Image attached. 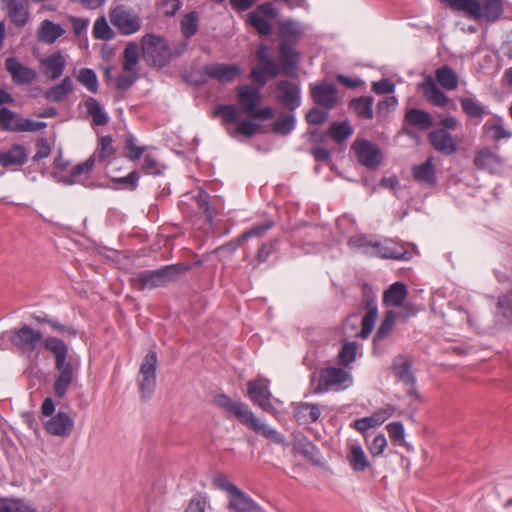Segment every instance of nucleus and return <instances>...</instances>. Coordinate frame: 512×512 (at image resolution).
<instances>
[{"label": "nucleus", "instance_id": "nucleus-37", "mask_svg": "<svg viewBox=\"0 0 512 512\" xmlns=\"http://www.w3.org/2000/svg\"><path fill=\"white\" fill-rule=\"evenodd\" d=\"M274 225V221L267 220L264 223L253 226L251 229L245 231L237 238L234 249L240 247L243 242L249 238H262L272 227H274Z\"/></svg>", "mask_w": 512, "mask_h": 512}, {"label": "nucleus", "instance_id": "nucleus-45", "mask_svg": "<svg viewBox=\"0 0 512 512\" xmlns=\"http://www.w3.org/2000/svg\"><path fill=\"white\" fill-rule=\"evenodd\" d=\"M95 155H91L85 162L77 164L70 172V175L64 178V183L72 185L77 181V177L82 174H88L95 165Z\"/></svg>", "mask_w": 512, "mask_h": 512}, {"label": "nucleus", "instance_id": "nucleus-41", "mask_svg": "<svg viewBox=\"0 0 512 512\" xmlns=\"http://www.w3.org/2000/svg\"><path fill=\"white\" fill-rule=\"evenodd\" d=\"M85 107L89 116L92 117L95 125L103 126L108 123L107 114L103 111L99 102L95 98L89 97L85 101Z\"/></svg>", "mask_w": 512, "mask_h": 512}, {"label": "nucleus", "instance_id": "nucleus-62", "mask_svg": "<svg viewBox=\"0 0 512 512\" xmlns=\"http://www.w3.org/2000/svg\"><path fill=\"white\" fill-rule=\"evenodd\" d=\"M137 78L138 75L135 70H132V72H125L118 76L116 81V88L118 90H126L134 84Z\"/></svg>", "mask_w": 512, "mask_h": 512}, {"label": "nucleus", "instance_id": "nucleus-2", "mask_svg": "<svg viewBox=\"0 0 512 512\" xmlns=\"http://www.w3.org/2000/svg\"><path fill=\"white\" fill-rule=\"evenodd\" d=\"M214 116L222 118L223 125L229 136L236 138L244 136L252 138L261 128L254 120H268L274 117L275 111L272 107L258 106L249 119L239 121L240 110L235 105H220L214 112Z\"/></svg>", "mask_w": 512, "mask_h": 512}, {"label": "nucleus", "instance_id": "nucleus-40", "mask_svg": "<svg viewBox=\"0 0 512 512\" xmlns=\"http://www.w3.org/2000/svg\"><path fill=\"white\" fill-rule=\"evenodd\" d=\"M293 449L307 459H313L317 454L315 445L302 434L295 435Z\"/></svg>", "mask_w": 512, "mask_h": 512}, {"label": "nucleus", "instance_id": "nucleus-18", "mask_svg": "<svg viewBox=\"0 0 512 512\" xmlns=\"http://www.w3.org/2000/svg\"><path fill=\"white\" fill-rule=\"evenodd\" d=\"M277 100L290 111H294L300 106V91L297 85L291 81H280L277 86Z\"/></svg>", "mask_w": 512, "mask_h": 512}, {"label": "nucleus", "instance_id": "nucleus-30", "mask_svg": "<svg viewBox=\"0 0 512 512\" xmlns=\"http://www.w3.org/2000/svg\"><path fill=\"white\" fill-rule=\"evenodd\" d=\"M365 306L367 312L362 319V328L360 332L356 333V336L363 339L371 334L378 316V309L374 300L368 299Z\"/></svg>", "mask_w": 512, "mask_h": 512}, {"label": "nucleus", "instance_id": "nucleus-34", "mask_svg": "<svg viewBox=\"0 0 512 512\" xmlns=\"http://www.w3.org/2000/svg\"><path fill=\"white\" fill-rule=\"evenodd\" d=\"M406 120L411 125L421 130H427L433 126L431 114L429 112L417 108H412L407 111Z\"/></svg>", "mask_w": 512, "mask_h": 512}, {"label": "nucleus", "instance_id": "nucleus-46", "mask_svg": "<svg viewBox=\"0 0 512 512\" xmlns=\"http://www.w3.org/2000/svg\"><path fill=\"white\" fill-rule=\"evenodd\" d=\"M198 13L191 11L185 14L180 22L181 32L186 39L193 37L198 31Z\"/></svg>", "mask_w": 512, "mask_h": 512}, {"label": "nucleus", "instance_id": "nucleus-60", "mask_svg": "<svg viewBox=\"0 0 512 512\" xmlns=\"http://www.w3.org/2000/svg\"><path fill=\"white\" fill-rule=\"evenodd\" d=\"M0 512H35L19 501L0 499Z\"/></svg>", "mask_w": 512, "mask_h": 512}, {"label": "nucleus", "instance_id": "nucleus-14", "mask_svg": "<svg viewBox=\"0 0 512 512\" xmlns=\"http://www.w3.org/2000/svg\"><path fill=\"white\" fill-rule=\"evenodd\" d=\"M5 68L12 81L17 85H27L37 78L35 69L22 64L17 58L9 57L5 60Z\"/></svg>", "mask_w": 512, "mask_h": 512}, {"label": "nucleus", "instance_id": "nucleus-19", "mask_svg": "<svg viewBox=\"0 0 512 512\" xmlns=\"http://www.w3.org/2000/svg\"><path fill=\"white\" fill-rule=\"evenodd\" d=\"M39 63L43 75L50 80L60 78L66 67V60L60 52L41 59Z\"/></svg>", "mask_w": 512, "mask_h": 512}, {"label": "nucleus", "instance_id": "nucleus-63", "mask_svg": "<svg viewBox=\"0 0 512 512\" xmlns=\"http://www.w3.org/2000/svg\"><path fill=\"white\" fill-rule=\"evenodd\" d=\"M113 139L111 136H103L100 139V151H99V159L100 161L105 160L114 154L115 149L112 145Z\"/></svg>", "mask_w": 512, "mask_h": 512}, {"label": "nucleus", "instance_id": "nucleus-51", "mask_svg": "<svg viewBox=\"0 0 512 512\" xmlns=\"http://www.w3.org/2000/svg\"><path fill=\"white\" fill-rule=\"evenodd\" d=\"M78 81L92 93H96L98 89V80L95 72L89 68H83L80 70Z\"/></svg>", "mask_w": 512, "mask_h": 512}, {"label": "nucleus", "instance_id": "nucleus-4", "mask_svg": "<svg viewBox=\"0 0 512 512\" xmlns=\"http://www.w3.org/2000/svg\"><path fill=\"white\" fill-rule=\"evenodd\" d=\"M452 11L461 12L467 18L480 23L492 24L502 19L504 0H439Z\"/></svg>", "mask_w": 512, "mask_h": 512}, {"label": "nucleus", "instance_id": "nucleus-9", "mask_svg": "<svg viewBox=\"0 0 512 512\" xmlns=\"http://www.w3.org/2000/svg\"><path fill=\"white\" fill-rule=\"evenodd\" d=\"M351 148L355 152L358 162L366 168L375 169L381 164V151L370 141L356 139Z\"/></svg>", "mask_w": 512, "mask_h": 512}, {"label": "nucleus", "instance_id": "nucleus-7", "mask_svg": "<svg viewBox=\"0 0 512 512\" xmlns=\"http://www.w3.org/2000/svg\"><path fill=\"white\" fill-rule=\"evenodd\" d=\"M157 354L150 351L142 360L138 374V386L141 398L151 397L156 387Z\"/></svg>", "mask_w": 512, "mask_h": 512}, {"label": "nucleus", "instance_id": "nucleus-38", "mask_svg": "<svg viewBox=\"0 0 512 512\" xmlns=\"http://www.w3.org/2000/svg\"><path fill=\"white\" fill-rule=\"evenodd\" d=\"M295 124L296 119L292 113H280L278 119L272 124V130L276 134L286 136L294 130Z\"/></svg>", "mask_w": 512, "mask_h": 512}, {"label": "nucleus", "instance_id": "nucleus-56", "mask_svg": "<svg viewBox=\"0 0 512 512\" xmlns=\"http://www.w3.org/2000/svg\"><path fill=\"white\" fill-rule=\"evenodd\" d=\"M165 166L162 165L156 157L147 154L142 164V170L146 174L160 175L163 173Z\"/></svg>", "mask_w": 512, "mask_h": 512}, {"label": "nucleus", "instance_id": "nucleus-33", "mask_svg": "<svg viewBox=\"0 0 512 512\" xmlns=\"http://www.w3.org/2000/svg\"><path fill=\"white\" fill-rule=\"evenodd\" d=\"M435 78L443 89L454 90L458 86V75L448 65L438 68L435 71Z\"/></svg>", "mask_w": 512, "mask_h": 512}, {"label": "nucleus", "instance_id": "nucleus-59", "mask_svg": "<svg viewBox=\"0 0 512 512\" xmlns=\"http://www.w3.org/2000/svg\"><path fill=\"white\" fill-rule=\"evenodd\" d=\"M126 154L125 156L132 161L140 159L145 152L146 148L135 145L134 138L129 136L125 142Z\"/></svg>", "mask_w": 512, "mask_h": 512}, {"label": "nucleus", "instance_id": "nucleus-43", "mask_svg": "<svg viewBox=\"0 0 512 512\" xmlns=\"http://www.w3.org/2000/svg\"><path fill=\"white\" fill-rule=\"evenodd\" d=\"M279 51L283 62L285 63L284 73L289 75L288 67L295 68L299 62V53L294 50L290 43L283 41L280 44Z\"/></svg>", "mask_w": 512, "mask_h": 512}, {"label": "nucleus", "instance_id": "nucleus-29", "mask_svg": "<svg viewBox=\"0 0 512 512\" xmlns=\"http://www.w3.org/2000/svg\"><path fill=\"white\" fill-rule=\"evenodd\" d=\"M73 91V81L66 76L62 81L45 92V98L52 102H63Z\"/></svg>", "mask_w": 512, "mask_h": 512}, {"label": "nucleus", "instance_id": "nucleus-3", "mask_svg": "<svg viewBox=\"0 0 512 512\" xmlns=\"http://www.w3.org/2000/svg\"><path fill=\"white\" fill-rule=\"evenodd\" d=\"M214 401L218 407L237 418L240 423L253 430L255 433L275 443H284V437L277 430L271 428L256 417L245 403L234 401L225 394L216 396Z\"/></svg>", "mask_w": 512, "mask_h": 512}, {"label": "nucleus", "instance_id": "nucleus-35", "mask_svg": "<svg viewBox=\"0 0 512 512\" xmlns=\"http://www.w3.org/2000/svg\"><path fill=\"white\" fill-rule=\"evenodd\" d=\"M393 370L396 377L406 385H413L416 380L411 372V363L405 357L399 356L395 359Z\"/></svg>", "mask_w": 512, "mask_h": 512}, {"label": "nucleus", "instance_id": "nucleus-21", "mask_svg": "<svg viewBox=\"0 0 512 512\" xmlns=\"http://www.w3.org/2000/svg\"><path fill=\"white\" fill-rule=\"evenodd\" d=\"M74 421L64 412H59L45 423V429L51 435L68 437L73 429Z\"/></svg>", "mask_w": 512, "mask_h": 512}, {"label": "nucleus", "instance_id": "nucleus-50", "mask_svg": "<svg viewBox=\"0 0 512 512\" xmlns=\"http://www.w3.org/2000/svg\"><path fill=\"white\" fill-rule=\"evenodd\" d=\"M374 242L375 240L366 235H355L349 239L348 245L352 249L360 250L364 254L371 256Z\"/></svg>", "mask_w": 512, "mask_h": 512}, {"label": "nucleus", "instance_id": "nucleus-15", "mask_svg": "<svg viewBox=\"0 0 512 512\" xmlns=\"http://www.w3.org/2000/svg\"><path fill=\"white\" fill-rule=\"evenodd\" d=\"M205 75L222 83H228L238 78L241 73V67L237 64L212 63L203 67Z\"/></svg>", "mask_w": 512, "mask_h": 512}, {"label": "nucleus", "instance_id": "nucleus-6", "mask_svg": "<svg viewBox=\"0 0 512 512\" xmlns=\"http://www.w3.org/2000/svg\"><path fill=\"white\" fill-rule=\"evenodd\" d=\"M142 54L146 62L163 67L172 59V48L164 38L148 34L142 38Z\"/></svg>", "mask_w": 512, "mask_h": 512}, {"label": "nucleus", "instance_id": "nucleus-57", "mask_svg": "<svg viewBox=\"0 0 512 512\" xmlns=\"http://www.w3.org/2000/svg\"><path fill=\"white\" fill-rule=\"evenodd\" d=\"M357 345L355 342H347L339 353V361L343 365L352 363L356 358Z\"/></svg>", "mask_w": 512, "mask_h": 512}, {"label": "nucleus", "instance_id": "nucleus-10", "mask_svg": "<svg viewBox=\"0 0 512 512\" xmlns=\"http://www.w3.org/2000/svg\"><path fill=\"white\" fill-rule=\"evenodd\" d=\"M428 140L435 151L444 156H451L458 151V142L461 138L454 137L446 129H435L428 134Z\"/></svg>", "mask_w": 512, "mask_h": 512}, {"label": "nucleus", "instance_id": "nucleus-58", "mask_svg": "<svg viewBox=\"0 0 512 512\" xmlns=\"http://www.w3.org/2000/svg\"><path fill=\"white\" fill-rule=\"evenodd\" d=\"M182 7L181 0H160L158 8L166 17L174 16Z\"/></svg>", "mask_w": 512, "mask_h": 512}, {"label": "nucleus", "instance_id": "nucleus-28", "mask_svg": "<svg viewBox=\"0 0 512 512\" xmlns=\"http://www.w3.org/2000/svg\"><path fill=\"white\" fill-rule=\"evenodd\" d=\"M294 416L300 424H310L320 418L321 410L317 404L298 403L294 408Z\"/></svg>", "mask_w": 512, "mask_h": 512}, {"label": "nucleus", "instance_id": "nucleus-61", "mask_svg": "<svg viewBox=\"0 0 512 512\" xmlns=\"http://www.w3.org/2000/svg\"><path fill=\"white\" fill-rule=\"evenodd\" d=\"M387 431L392 441L403 444L405 441L404 426L401 422H392L387 425Z\"/></svg>", "mask_w": 512, "mask_h": 512}, {"label": "nucleus", "instance_id": "nucleus-64", "mask_svg": "<svg viewBox=\"0 0 512 512\" xmlns=\"http://www.w3.org/2000/svg\"><path fill=\"white\" fill-rule=\"evenodd\" d=\"M207 499L203 496L193 497L185 509V512H205Z\"/></svg>", "mask_w": 512, "mask_h": 512}, {"label": "nucleus", "instance_id": "nucleus-11", "mask_svg": "<svg viewBox=\"0 0 512 512\" xmlns=\"http://www.w3.org/2000/svg\"><path fill=\"white\" fill-rule=\"evenodd\" d=\"M110 21L124 34H132L140 29L138 16L124 6H117L111 11Z\"/></svg>", "mask_w": 512, "mask_h": 512}, {"label": "nucleus", "instance_id": "nucleus-13", "mask_svg": "<svg viewBox=\"0 0 512 512\" xmlns=\"http://www.w3.org/2000/svg\"><path fill=\"white\" fill-rule=\"evenodd\" d=\"M248 395L251 401L268 413H274L276 408L271 403V393L267 383L263 380H251L248 382Z\"/></svg>", "mask_w": 512, "mask_h": 512}, {"label": "nucleus", "instance_id": "nucleus-8", "mask_svg": "<svg viewBox=\"0 0 512 512\" xmlns=\"http://www.w3.org/2000/svg\"><path fill=\"white\" fill-rule=\"evenodd\" d=\"M352 382L349 372L339 367H328L319 373V382L315 393H323L329 389L341 390L347 388Z\"/></svg>", "mask_w": 512, "mask_h": 512}, {"label": "nucleus", "instance_id": "nucleus-39", "mask_svg": "<svg viewBox=\"0 0 512 512\" xmlns=\"http://www.w3.org/2000/svg\"><path fill=\"white\" fill-rule=\"evenodd\" d=\"M21 116L7 107L0 108V125L6 131L19 132Z\"/></svg>", "mask_w": 512, "mask_h": 512}, {"label": "nucleus", "instance_id": "nucleus-47", "mask_svg": "<svg viewBox=\"0 0 512 512\" xmlns=\"http://www.w3.org/2000/svg\"><path fill=\"white\" fill-rule=\"evenodd\" d=\"M484 129L495 141L510 138L512 136V133L504 127L501 119L487 121L484 125Z\"/></svg>", "mask_w": 512, "mask_h": 512}, {"label": "nucleus", "instance_id": "nucleus-49", "mask_svg": "<svg viewBox=\"0 0 512 512\" xmlns=\"http://www.w3.org/2000/svg\"><path fill=\"white\" fill-rule=\"evenodd\" d=\"M303 29L301 25L292 20H286L280 23L279 35L283 41L290 43L293 38H297Z\"/></svg>", "mask_w": 512, "mask_h": 512}, {"label": "nucleus", "instance_id": "nucleus-52", "mask_svg": "<svg viewBox=\"0 0 512 512\" xmlns=\"http://www.w3.org/2000/svg\"><path fill=\"white\" fill-rule=\"evenodd\" d=\"M93 35L96 39L110 40L114 36V32L109 27L105 17H99L93 27Z\"/></svg>", "mask_w": 512, "mask_h": 512}, {"label": "nucleus", "instance_id": "nucleus-17", "mask_svg": "<svg viewBox=\"0 0 512 512\" xmlns=\"http://www.w3.org/2000/svg\"><path fill=\"white\" fill-rule=\"evenodd\" d=\"M313 101L321 107L332 109L337 103L336 85L330 82H322L311 88Z\"/></svg>", "mask_w": 512, "mask_h": 512}, {"label": "nucleus", "instance_id": "nucleus-42", "mask_svg": "<svg viewBox=\"0 0 512 512\" xmlns=\"http://www.w3.org/2000/svg\"><path fill=\"white\" fill-rule=\"evenodd\" d=\"M353 133V128L349 122H333L330 127L328 134L336 142L341 143L348 139Z\"/></svg>", "mask_w": 512, "mask_h": 512}, {"label": "nucleus", "instance_id": "nucleus-1", "mask_svg": "<svg viewBox=\"0 0 512 512\" xmlns=\"http://www.w3.org/2000/svg\"><path fill=\"white\" fill-rule=\"evenodd\" d=\"M7 337L11 343L24 353H31L40 344L53 354L55 358V368L57 375L55 377L53 390L58 398H63L74 379V373L78 369V363L68 359L67 344L57 337H47L39 330L33 329L28 325H23L18 329L6 331L1 334V338Z\"/></svg>", "mask_w": 512, "mask_h": 512}, {"label": "nucleus", "instance_id": "nucleus-25", "mask_svg": "<svg viewBox=\"0 0 512 512\" xmlns=\"http://www.w3.org/2000/svg\"><path fill=\"white\" fill-rule=\"evenodd\" d=\"M26 161L27 152L22 145L14 144L7 151H0V165L3 167L21 166Z\"/></svg>", "mask_w": 512, "mask_h": 512}, {"label": "nucleus", "instance_id": "nucleus-36", "mask_svg": "<svg viewBox=\"0 0 512 512\" xmlns=\"http://www.w3.org/2000/svg\"><path fill=\"white\" fill-rule=\"evenodd\" d=\"M350 108L355 114L363 119L373 118V98L359 97L350 102Z\"/></svg>", "mask_w": 512, "mask_h": 512}, {"label": "nucleus", "instance_id": "nucleus-44", "mask_svg": "<svg viewBox=\"0 0 512 512\" xmlns=\"http://www.w3.org/2000/svg\"><path fill=\"white\" fill-rule=\"evenodd\" d=\"M462 110L472 118H480L487 113L486 107L474 98H460Z\"/></svg>", "mask_w": 512, "mask_h": 512}, {"label": "nucleus", "instance_id": "nucleus-27", "mask_svg": "<svg viewBox=\"0 0 512 512\" xmlns=\"http://www.w3.org/2000/svg\"><path fill=\"white\" fill-rule=\"evenodd\" d=\"M412 174L414 179L422 185L432 186L436 184V172L432 157H429L424 163L414 166Z\"/></svg>", "mask_w": 512, "mask_h": 512}, {"label": "nucleus", "instance_id": "nucleus-55", "mask_svg": "<svg viewBox=\"0 0 512 512\" xmlns=\"http://www.w3.org/2000/svg\"><path fill=\"white\" fill-rule=\"evenodd\" d=\"M396 321V313L392 310L387 311L383 322L381 323L377 334L375 336V340L385 338L393 329Z\"/></svg>", "mask_w": 512, "mask_h": 512}, {"label": "nucleus", "instance_id": "nucleus-20", "mask_svg": "<svg viewBox=\"0 0 512 512\" xmlns=\"http://www.w3.org/2000/svg\"><path fill=\"white\" fill-rule=\"evenodd\" d=\"M474 165L479 170H486L492 174L500 172L501 158L489 148L479 149L474 157Z\"/></svg>", "mask_w": 512, "mask_h": 512}, {"label": "nucleus", "instance_id": "nucleus-5", "mask_svg": "<svg viewBox=\"0 0 512 512\" xmlns=\"http://www.w3.org/2000/svg\"><path fill=\"white\" fill-rule=\"evenodd\" d=\"M187 269V266L176 264L167 265L157 270L142 271L131 278V283L137 290L153 289L175 281Z\"/></svg>", "mask_w": 512, "mask_h": 512}, {"label": "nucleus", "instance_id": "nucleus-26", "mask_svg": "<svg viewBox=\"0 0 512 512\" xmlns=\"http://www.w3.org/2000/svg\"><path fill=\"white\" fill-rule=\"evenodd\" d=\"M347 461L355 472H363L370 467V461L363 448L357 443H351L348 447Z\"/></svg>", "mask_w": 512, "mask_h": 512}, {"label": "nucleus", "instance_id": "nucleus-22", "mask_svg": "<svg viewBox=\"0 0 512 512\" xmlns=\"http://www.w3.org/2000/svg\"><path fill=\"white\" fill-rule=\"evenodd\" d=\"M11 21L18 27H23L29 20V11L24 0H2Z\"/></svg>", "mask_w": 512, "mask_h": 512}, {"label": "nucleus", "instance_id": "nucleus-31", "mask_svg": "<svg viewBox=\"0 0 512 512\" xmlns=\"http://www.w3.org/2000/svg\"><path fill=\"white\" fill-rule=\"evenodd\" d=\"M407 292L405 284L395 282L385 291L383 301L387 306H401L407 296Z\"/></svg>", "mask_w": 512, "mask_h": 512}, {"label": "nucleus", "instance_id": "nucleus-32", "mask_svg": "<svg viewBox=\"0 0 512 512\" xmlns=\"http://www.w3.org/2000/svg\"><path fill=\"white\" fill-rule=\"evenodd\" d=\"M65 33V30L50 20H44L38 31V38L42 42L51 44Z\"/></svg>", "mask_w": 512, "mask_h": 512}, {"label": "nucleus", "instance_id": "nucleus-12", "mask_svg": "<svg viewBox=\"0 0 512 512\" xmlns=\"http://www.w3.org/2000/svg\"><path fill=\"white\" fill-rule=\"evenodd\" d=\"M236 100L241 111L248 117L260 106L262 94L259 88L242 85L236 90Z\"/></svg>", "mask_w": 512, "mask_h": 512}, {"label": "nucleus", "instance_id": "nucleus-54", "mask_svg": "<svg viewBox=\"0 0 512 512\" xmlns=\"http://www.w3.org/2000/svg\"><path fill=\"white\" fill-rule=\"evenodd\" d=\"M212 482L216 488L226 491L229 494V498L235 495L239 490H241L236 485L231 483L228 480L227 476L223 473H218L214 475Z\"/></svg>", "mask_w": 512, "mask_h": 512}, {"label": "nucleus", "instance_id": "nucleus-53", "mask_svg": "<svg viewBox=\"0 0 512 512\" xmlns=\"http://www.w3.org/2000/svg\"><path fill=\"white\" fill-rule=\"evenodd\" d=\"M248 21L261 35L267 36L272 31L270 23L257 12L250 13Z\"/></svg>", "mask_w": 512, "mask_h": 512}, {"label": "nucleus", "instance_id": "nucleus-24", "mask_svg": "<svg viewBox=\"0 0 512 512\" xmlns=\"http://www.w3.org/2000/svg\"><path fill=\"white\" fill-rule=\"evenodd\" d=\"M228 508L234 512H262L259 505L242 490L230 497Z\"/></svg>", "mask_w": 512, "mask_h": 512}, {"label": "nucleus", "instance_id": "nucleus-23", "mask_svg": "<svg viewBox=\"0 0 512 512\" xmlns=\"http://www.w3.org/2000/svg\"><path fill=\"white\" fill-rule=\"evenodd\" d=\"M421 89L423 90L427 100L434 106L445 107L448 105L450 101L449 97L440 90L435 80L431 76L427 77L421 84Z\"/></svg>", "mask_w": 512, "mask_h": 512}, {"label": "nucleus", "instance_id": "nucleus-16", "mask_svg": "<svg viewBox=\"0 0 512 512\" xmlns=\"http://www.w3.org/2000/svg\"><path fill=\"white\" fill-rule=\"evenodd\" d=\"M371 256L396 260H408L410 254L403 246L397 244L391 239H385L383 241L375 240Z\"/></svg>", "mask_w": 512, "mask_h": 512}, {"label": "nucleus", "instance_id": "nucleus-48", "mask_svg": "<svg viewBox=\"0 0 512 512\" xmlns=\"http://www.w3.org/2000/svg\"><path fill=\"white\" fill-rule=\"evenodd\" d=\"M139 60V49L137 44L129 43L123 52L122 68L124 72H132Z\"/></svg>", "mask_w": 512, "mask_h": 512}]
</instances>
